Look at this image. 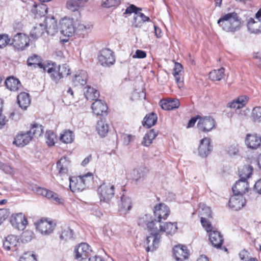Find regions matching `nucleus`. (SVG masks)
<instances>
[{
    "label": "nucleus",
    "instance_id": "1",
    "mask_svg": "<svg viewBox=\"0 0 261 261\" xmlns=\"http://www.w3.org/2000/svg\"><path fill=\"white\" fill-rule=\"evenodd\" d=\"M177 229L176 223L167 222L164 226H162L160 223L157 227L158 231L156 232L154 237L148 236L146 238V251H154L159 246L161 241L162 234L166 232L167 234L172 235L175 233Z\"/></svg>",
    "mask_w": 261,
    "mask_h": 261
},
{
    "label": "nucleus",
    "instance_id": "2",
    "mask_svg": "<svg viewBox=\"0 0 261 261\" xmlns=\"http://www.w3.org/2000/svg\"><path fill=\"white\" fill-rule=\"evenodd\" d=\"M217 24L223 31L234 34L241 29L242 21L237 13L230 12L222 15Z\"/></svg>",
    "mask_w": 261,
    "mask_h": 261
},
{
    "label": "nucleus",
    "instance_id": "3",
    "mask_svg": "<svg viewBox=\"0 0 261 261\" xmlns=\"http://www.w3.org/2000/svg\"><path fill=\"white\" fill-rule=\"evenodd\" d=\"M201 223L206 231L209 232V239L212 245L217 248H220L224 241L220 232L217 230H213L211 223L205 218H201Z\"/></svg>",
    "mask_w": 261,
    "mask_h": 261
},
{
    "label": "nucleus",
    "instance_id": "4",
    "mask_svg": "<svg viewBox=\"0 0 261 261\" xmlns=\"http://www.w3.org/2000/svg\"><path fill=\"white\" fill-rule=\"evenodd\" d=\"M138 224L142 227L146 226L148 231L150 232L149 236L154 237L156 234L157 227L159 225V222L156 219L152 220L151 216L148 214H145L141 216L139 220Z\"/></svg>",
    "mask_w": 261,
    "mask_h": 261
},
{
    "label": "nucleus",
    "instance_id": "5",
    "mask_svg": "<svg viewBox=\"0 0 261 261\" xmlns=\"http://www.w3.org/2000/svg\"><path fill=\"white\" fill-rule=\"evenodd\" d=\"M115 187L111 183H103L97 190L100 202L109 203L113 198L115 193Z\"/></svg>",
    "mask_w": 261,
    "mask_h": 261
},
{
    "label": "nucleus",
    "instance_id": "6",
    "mask_svg": "<svg viewBox=\"0 0 261 261\" xmlns=\"http://www.w3.org/2000/svg\"><path fill=\"white\" fill-rule=\"evenodd\" d=\"M98 59L103 66H110L114 64L115 61L113 51L107 48L103 49L99 52Z\"/></svg>",
    "mask_w": 261,
    "mask_h": 261
},
{
    "label": "nucleus",
    "instance_id": "7",
    "mask_svg": "<svg viewBox=\"0 0 261 261\" xmlns=\"http://www.w3.org/2000/svg\"><path fill=\"white\" fill-rule=\"evenodd\" d=\"M216 121L211 116H200L197 123V127L203 132H208L216 127Z\"/></svg>",
    "mask_w": 261,
    "mask_h": 261
},
{
    "label": "nucleus",
    "instance_id": "8",
    "mask_svg": "<svg viewBox=\"0 0 261 261\" xmlns=\"http://www.w3.org/2000/svg\"><path fill=\"white\" fill-rule=\"evenodd\" d=\"M75 258L78 260H82L88 258L90 255L91 249L90 246L86 243H82L74 248Z\"/></svg>",
    "mask_w": 261,
    "mask_h": 261
},
{
    "label": "nucleus",
    "instance_id": "9",
    "mask_svg": "<svg viewBox=\"0 0 261 261\" xmlns=\"http://www.w3.org/2000/svg\"><path fill=\"white\" fill-rule=\"evenodd\" d=\"M56 224L47 219H41L36 223V228L43 235H49L55 229Z\"/></svg>",
    "mask_w": 261,
    "mask_h": 261
},
{
    "label": "nucleus",
    "instance_id": "10",
    "mask_svg": "<svg viewBox=\"0 0 261 261\" xmlns=\"http://www.w3.org/2000/svg\"><path fill=\"white\" fill-rule=\"evenodd\" d=\"M12 225L18 230H23L28 224V221L22 213L13 214L10 218Z\"/></svg>",
    "mask_w": 261,
    "mask_h": 261
},
{
    "label": "nucleus",
    "instance_id": "11",
    "mask_svg": "<svg viewBox=\"0 0 261 261\" xmlns=\"http://www.w3.org/2000/svg\"><path fill=\"white\" fill-rule=\"evenodd\" d=\"M153 213L155 217L158 218L157 221L161 223L162 219L165 220L170 214L169 207L164 203H160L154 206Z\"/></svg>",
    "mask_w": 261,
    "mask_h": 261
},
{
    "label": "nucleus",
    "instance_id": "12",
    "mask_svg": "<svg viewBox=\"0 0 261 261\" xmlns=\"http://www.w3.org/2000/svg\"><path fill=\"white\" fill-rule=\"evenodd\" d=\"M61 33L67 37L71 36L74 32L73 21L70 19H63L60 22Z\"/></svg>",
    "mask_w": 261,
    "mask_h": 261
},
{
    "label": "nucleus",
    "instance_id": "13",
    "mask_svg": "<svg viewBox=\"0 0 261 261\" xmlns=\"http://www.w3.org/2000/svg\"><path fill=\"white\" fill-rule=\"evenodd\" d=\"M243 195L233 194L229 199V207L234 211H238L243 207L246 203Z\"/></svg>",
    "mask_w": 261,
    "mask_h": 261
},
{
    "label": "nucleus",
    "instance_id": "14",
    "mask_svg": "<svg viewBox=\"0 0 261 261\" xmlns=\"http://www.w3.org/2000/svg\"><path fill=\"white\" fill-rule=\"evenodd\" d=\"M119 211L122 215H126L132 207L131 198L125 195L121 196L120 200L118 202Z\"/></svg>",
    "mask_w": 261,
    "mask_h": 261
},
{
    "label": "nucleus",
    "instance_id": "15",
    "mask_svg": "<svg viewBox=\"0 0 261 261\" xmlns=\"http://www.w3.org/2000/svg\"><path fill=\"white\" fill-rule=\"evenodd\" d=\"M29 39L28 37L22 33H17L14 36L12 44L18 49H24L29 45Z\"/></svg>",
    "mask_w": 261,
    "mask_h": 261
},
{
    "label": "nucleus",
    "instance_id": "16",
    "mask_svg": "<svg viewBox=\"0 0 261 261\" xmlns=\"http://www.w3.org/2000/svg\"><path fill=\"white\" fill-rule=\"evenodd\" d=\"M211 140L208 138H204L201 140L198 147L199 155L203 158L206 157L212 150Z\"/></svg>",
    "mask_w": 261,
    "mask_h": 261
},
{
    "label": "nucleus",
    "instance_id": "17",
    "mask_svg": "<svg viewBox=\"0 0 261 261\" xmlns=\"http://www.w3.org/2000/svg\"><path fill=\"white\" fill-rule=\"evenodd\" d=\"M174 256L177 261H183L188 258L189 252L185 246L178 245L175 246L173 249Z\"/></svg>",
    "mask_w": 261,
    "mask_h": 261
},
{
    "label": "nucleus",
    "instance_id": "18",
    "mask_svg": "<svg viewBox=\"0 0 261 261\" xmlns=\"http://www.w3.org/2000/svg\"><path fill=\"white\" fill-rule=\"evenodd\" d=\"M43 70L47 71L50 74L51 80L55 83H57L61 79V76L58 71V66L55 63H47Z\"/></svg>",
    "mask_w": 261,
    "mask_h": 261
},
{
    "label": "nucleus",
    "instance_id": "19",
    "mask_svg": "<svg viewBox=\"0 0 261 261\" xmlns=\"http://www.w3.org/2000/svg\"><path fill=\"white\" fill-rule=\"evenodd\" d=\"M37 192L39 194L46 197L47 199L54 200L59 204L64 203V199L59 197L58 194L52 191L44 188H38Z\"/></svg>",
    "mask_w": 261,
    "mask_h": 261
},
{
    "label": "nucleus",
    "instance_id": "20",
    "mask_svg": "<svg viewBox=\"0 0 261 261\" xmlns=\"http://www.w3.org/2000/svg\"><path fill=\"white\" fill-rule=\"evenodd\" d=\"M245 144L248 148L256 149L261 144V137L257 134H247Z\"/></svg>",
    "mask_w": 261,
    "mask_h": 261
},
{
    "label": "nucleus",
    "instance_id": "21",
    "mask_svg": "<svg viewBox=\"0 0 261 261\" xmlns=\"http://www.w3.org/2000/svg\"><path fill=\"white\" fill-rule=\"evenodd\" d=\"M69 187L73 192L82 191L85 189V184L79 176L69 177Z\"/></svg>",
    "mask_w": 261,
    "mask_h": 261
},
{
    "label": "nucleus",
    "instance_id": "22",
    "mask_svg": "<svg viewBox=\"0 0 261 261\" xmlns=\"http://www.w3.org/2000/svg\"><path fill=\"white\" fill-rule=\"evenodd\" d=\"M249 189L248 181L245 180L240 179L236 181L235 185L232 187V190L233 194L243 195Z\"/></svg>",
    "mask_w": 261,
    "mask_h": 261
},
{
    "label": "nucleus",
    "instance_id": "23",
    "mask_svg": "<svg viewBox=\"0 0 261 261\" xmlns=\"http://www.w3.org/2000/svg\"><path fill=\"white\" fill-rule=\"evenodd\" d=\"M70 165V161L67 157L64 156L57 163V168L61 175L67 174Z\"/></svg>",
    "mask_w": 261,
    "mask_h": 261
},
{
    "label": "nucleus",
    "instance_id": "24",
    "mask_svg": "<svg viewBox=\"0 0 261 261\" xmlns=\"http://www.w3.org/2000/svg\"><path fill=\"white\" fill-rule=\"evenodd\" d=\"M18 243V239L17 236L9 235L5 238V240L3 243V246L6 250H12L14 251L16 250V247Z\"/></svg>",
    "mask_w": 261,
    "mask_h": 261
},
{
    "label": "nucleus",
    "instance_id": "25",
    "mask_svg": "<svg viewBox=\"0 0 261 261\" xmlns=\"http://www.w3.org/2000/svg\"><path fill=\"white\" fill-rule=\"evenodd\" d=\"M88 74L86 71L81 70L77 72L74 76L72 82L75 86H83L87 83Z\"/></svg>",
    "mask_w": 261,
    "mask_h": 261
},
{
    "label": "nucleus",
    "instance_id": "26",
    "mask_svg": "<svg viewBox=\"0 0 261 261\" xmlns=\"http://www.w3.org/2000/svg\"><path fill=\"white\" fill-rule=\"evenodd\" d=\"M33 136L29 132L18 134L15 138L13 143L18 146H24L27 145L32 140Z\"/></svg>",
    "mask_w": 261,
    "mask_h": 261
},
{
    "label": "nucleus",
    "instance_id": "27",
    "mask_svg": "<svg viewBox=\"0 0 261 261\" xmlns=\"http://www.w3.org/2000/svg\"><path fill=\"white\" fill-rule=\"evenodd\" d=\"M93 112L96 115H102L106 114L108 109L106 104L101 100H96L91 106Z\"/></svg>",
    "mask_w": 261,
    "mask_h": 261
},
{
    "label": "nucleus",
    "instance_id": "28",
    "mask_svg": "<svg viewBox=\"0 0 261 261\" xmlns=\"http://www.w3.org/2000/svg\"><path fill=\"white\" fill-rule=\"evenodd\" d=\"M45 21V32L48 35L53 36L58 32V28L57 21L53 16L47 17Z\"/></svg>",
    "mask_w": 261,
    "mask_h": 261
},
{
    "label": "nucleus",
    "instance_id": "29",
    "mask_svg": "<svg viewBox=\"0 0 261 261\" xmlns=\"http://www.w3.org/2000/svg\"><path fill=\"white\" fill-rule=\"evenodd\" d=\"M159 105L163 110L170 111L178 108L180 102L177 99L161 100Z\"/></svg>",
    "mask_w": 261,
    "mask_h": 261
},
{
    "label": "nucleus",
    "instance_id": "30",
    "mask_svg": "<svg viewBox=\"0 0 261 261\" xmlns=\"http://www.w3.org/2000/svg\"><path fill=\"white\" fill-rule=\"evenodd\" d=\"M148 172V170L145 167H140L135 169L133 171V178L136 181H140L144 179Z\"/></svg>",
    "mask_w": 261,
    "mask_h": 261
},
{
    "label": "nucleus",
    "instance_id": "31",
    "mask_svg": "<svg viewBox=\"0 0 261 261\" xmlns=\"http://www.w3.org/2000/svg\"><path fill=\"white\" fill-rule=\"evenodd\" d=\"M5 84L7 88L11 91H16L21 86V83L18 79L10 76L6 80Z\"/></svg>",
    "mask_w": 261,
    "mask_h": 261
},
{
    "label": "nucleus",
    "instance_id": "32",
    "mask_svg": "<svg viewBox=\"0 0 261 261\" xmlns=\"http://www.w3.org/2000/svg\"><path fill=\"white\" fill-rule=\"evenodd\" d=\"M247 27L251 33L258 34L261 32V20L257 19L255 21L254 19L250 18L247 23Z\"/></svg>",
    "mask_w": 261,
    "mask_h": 261
},
{
    "label": "nucleus",
    "instance_id": "33",
    "mask_svg": "<svg viewBox=\"0 0 261 261\" xmlns=\"http://www.w3.org/2000/svg\"><path fill=\"white\" fill-rule=\"evenodd\" d=\"M84 95L87 100H96L99 96V93L96 89L87 86L84 89Z\"/></svg>",
    "mask_w": 261,
    "mask_h": 261
},
{
    "label": "nucleus",
    "instance_id": "34",
    "mask_svg": "<svg viewBox=\"0 0 261 261\" xmlns=\"http://www.w3.org/2000/svg\"><path fill=\"white\" fill-rule=\"evenodd\" d=\"M27 64L28 66L33 65L35 68L38 67L40 69H44L45 66L47 64L41 62V59L40 56L37 55H33L30 57L27 60Z\"/></svg>",
    "mask_w": 261,
    "mask_h": 261
},
{
    "label": "nucleus",
    "instance_id": "35",
    "mask_svg": "<svg viewBox=\"0 0 261 261\" xmlns=\"http://www.w3.org/2000/svg\"><path fill=\"white\" fill-rule=\"evenodd\" d=\"M88 0H68L66 7L68 9L75 12L77 11L80 7H83Z\"/></svg>",
    "mask_w": 261,
    "mask_h": 261
},
{
    "label": "nucleus",
    "instance_id": "36",
    "mask_svg": "<svg viewBox=\"0 0 261 261\" xmlns=\"http://www.w3.org/2000/svg\"><path fill=\"white\" fill-rule=\"evenodd\" d=\"M17 101L19 107L24 110H25L31 103L29 94L25 92L21 93L17 96Z\"/></svg>",
    "mask_w": 261,
    "mask_h": 261
},
{
    "label": "nucleus",
    "instance_id": "37",
    "mask_svg": "<svg viewBox=\"0 0 261 261\" xmlns=\"http://www.w3.org/2000/svg\"><path fill=\"white\" fill-rule=\"evenodd\" d=\"M149 21L150 18L140 12L137 14L134 15L133 26L136 28H140L144 22Z\"/></svg>",
    "mask_w": 261,
    "mask_h": 261
},
{
    "label": "nucleus",
    "instance_id": "38",
    "mask_svg": "<svg viewBox=\"0 0 261 261\" xmlns=\"http://www.w3.org/2000/svg\"><path fill=\"white\" fill-rule=\"evenodd\" d=\"M31 11L35 15V17L37 18L46 15L47 12V8L45 5L40 4L34 5Z\"/></svg>",
    "mask_w": 261,
    "mask_h": 261
},
{
    "label": "nucleus",
    "instance_id": "39",
    "mask_svg": "<svg viewBox=\"0 0 261 261\" xmlns=\"http://www.w3.org/2000/svg\"><path fill=\"white\" fill-rule=\"evenodd\" d=\"M45 29V25L41 23L36 24L31 30L30 36L34 39H37L46 32Z\"/></svg>",
    "mask_w": 261,
    "mask_h": 261
},
{
    "label": "nucleus",
    "instance_id": "40",
    "mask_svg": "<svg viewBox=\"0 0 261 261\" xmlns=\"http://www.w3.org/2000/svg\"><path fill=\"white\" fill-rule=\"evenodd\" d=\"M253 167L250 165L244 166L239 169V174L240 179L247 180L252 174Z\"/></svg>",
    "mask_w": 261,
    "mask_h": 261
},
{
    "label": "nucleus",
    "instance_id": "41",
    "mask_svg": "<svg viewBox=\"0 0 261 261\" xmlns=\"http://www.w3.org/2000/svg\"><path fill=\"white\" fill-rule=\"evenodd\" d=\"M225 69L221 68L219 69H215L209 73L210 79L213 81H219L224 78L225 76Z\"/></svg>",
    "mask_w": 261,
    "mask_h": 261
},
{
    "label": "nucleus",
    "instance_id": "42",
    "mask_svg": "<svg viewBox=\"0 0 261 261\" xmlns=\"http://www.w3.org/2000/svg\"><path fill=\"white\" fill-rule=\"evenodd\" d=\"M96 129L98 134L104 137L108 133L109 125L105 120L100 119L97 121Z\"/></svg>",
    "mask_w": 261,
    "mask_h": 261
},
{
    "label": "nucleus",
    "instance_id": "43",
    "mask_svg": "<svg viewBox=\"0 0 261 261\" xmlns=\"http://www.w3.org/2000/svg\"><path fill=\"white\" fill-rule=\"evenodd\" d=\"M157 116L155 114L152 113L147 115L142 122V124L144 126H146L147 128L151 127L154 125L157 121Z\"/></svg>",
    "mask_w": 261,
    "mask_h": 261
},
{
    "label": "nucleus",
    "instance_id": "44",
    "mask_svg": "<svg viewBox=\"0 0 261 261\" xmlns=\"http://www.w3.org/2000/svg\"><path fill=\"white\" fill-rule=\"evenodd\" d=\"M158 133L154 129L150 130L144 136L142 144L145 146H149L152 143V140L156 137Z\"/></svg>",
    "mask_w": 261,
    "mask_h": 261
},
{
    "label": "nucleus",
    "instance_id": "45",
    "mask_svg": "<svg viewBox=\"0 0 261 261\" xmlns=\"http://www.w3.org/2000/svg\"><path fill=\"white\" fill-rule=\"evenodd\" d=\"M74 139V136L72 132L69 130H65L61 134L60 140L64 143H71Z\"/></svg>",
    "mask_w": 261,
    "mask_h": 261
},
{
    "label": "nucleus",
    "instance_id": "46",
    "mask_svg": "<svg viewBox=\"0 0 261 261\" xmlns=\"http://www.w3.org/2000/svg\"><path fill=\"white\" fill-rule=\"evenodd\" d=\"M30 134L33 137L37 138L41 135L43 133V127L37 124H34L30 131Z\"/></svg>",
    "mask_w": 261,
    "mask_h": 261
},
{
    "label": "nucleus",
    "instance_id": "47",
    "mask_svg": "<svg viewBox=\"0 0 261 261\" xmlns=\"http://www.w3.org/2000/svg\"><path fill=\"white\" fill-rule=\"evenodd\" d=\"M58 72L59 73L60 76H61V79L64 76H66L70 74V70L69 67V66L66 64H64L62 65L58 66Z\"/></svg>",
    "mask_w": 261,
    "mask_h": 261
},
{
    "label": "nucleus",
    "instance_id": "48",
    "mask_svg": "<svg viewBox=\"0 0 261 261\" xmlns=\"http://www.w3.org/2000/svg\"><path fill=\"white\" fill-rule=\"evenodd\" d=\"M46 143L48 146H51L55 144L56 140V135L51 130L47 131L45 134Z\"/></svg>",
    "mask_w": 261,
    "mask_h": 261
},
{
    "label": "nucleus",
    "instance_id": "49",
    "mask_svg": "<svg viewBox=\"0 0 261 261\" xmlns=\"http://www.w3.org/2000/svg\"><path fill=\"white\" fill-rule=\"evenodd\" d=\"M73 231L70 228L67 227L63 230L61 234L60 238L62 240H65L67 241L68 240L73 238Z\"/></svg>",
    "mask_w": 261,
    "mask_h": 261
},
{
    "label": "nucleus",
    "instance_id": "50",
    "mask_svg": "<svg viewBox=\"0 0 261 261\" xmlns=\"http://www.w3.org/2000/svg\"><path fill=\"white\" fill-rule=\"evenodd\" d=\"M33 237V232L30 230L23 231L21 236V240L23 243L30 242Z\"/></svg>",
    "mask_w": 261,
    "mask_h": 261
},
{
    "label": "nucleus",
    "instance_id": "51",
    "mask_svg": "<svg viewBox=\"0 0 261 261\" xmlns=\"http://www.w3.org/2000/svg\"><path fill=\"white\" fill-rule=\"evenodd\" d=\"M82 179L83 182L85 184V186L89 187L93 181V176L91 173H88L87 174H84L82 176H79Z\"/></svg>",
    "mask_w": 261,
    "mask_h": 261
},
{
    "label": "nucleus",
    "instance_id": "52",
    "mask_svg": "<svg viewBox=\"0 0 261 261\" xmlns=\"http://www.w3.org/2000/svg\"><path fill=\"white\" fill-rule=\"evenodd\" d=\"M226 151L230 156L237 155L239 153L238 146L236 144L230 145L226 148Z\"/></svg>",
    "mask_w": 261,
    "mask_h": 261
},
{
    "label": "nucleus",
    "instance_id": "53",
    "mask_svg": "<svg viewBox=\"0 0 261 261\" xmlns=\"http://www.w3.org/2000/svg\"><path fill=\"white\" fill-rule=\"evenodd\" d=\"M19 261H37L36 256L31 252H28L20 257Z\"/></svg>",
    "mask_w": 261,
    "mask_h": 261
},
{
    "label": "nucleus",
    "instance_id": "54",
    "mask_svg": "<svg viewBox=\"0 0 261 261\" xmlns=\"http://www.w3.org/2000/svg\"><path fill=\"white\" fill-rule=\"evenodd\" d=\"M121 3V0H106L102 3V6L106 8L112 7H116Z\"/></svg>",
    "mask_w": 261,
    "mask_h": 261
},
{
    "label": "nucleus",
    "instance_id": "55",
    "mask_svg": "<svg viewBox=\"0 0 261 261\" xmlns=\"http://www.w3.org/2000/svg\"><path fill=\"white\" fill-rule=\"evenodd\" d=\"M252 114L254 121L260 122L261 121V107L254 108Z\"/></svg>",
    "mask_w": 261,
    "mask_h": 261
},
{
    "label": "nucleus",
    "instance_id": "56",
    "mask_svg": "<svg viewBox=\"0 0 261 261\" xmlns=\"http://www.w3.org/2000/svg\"><path fill=\"white\" fill-rule=\"evenodd\" d=\"M0 169L6 174H11L13 172V168L9 164H4L0 162Z\"/></svg>",
    "mask_w": 261,
    "mask_h": 261
},
{
    "label": "nucleus",
    "instance_id": "57",
    "mask_svg": "<svg viewBox=\"0 0 261 261\" xmlns=\"http://www.w3.org/2000/svg\"><path fill=\"white\" fill-rule=\"evenodd\" d=\"M10 39L8 38L7 35H0V48H3L9 44Z\"/></svg>",
    "mask_w": 261,
    "mask_h": 261
},
{
    "label": "nucleus",
    "instance_id": "58",
    "mask_svg": "<svg viewBox=\"0 0 261 261\" xmlns=\"http://www.w3.org/2000/svg\"><path fill=\"white\" fill-rule=\"evenodd\" d=\"M141 10V8H138L134 5H130L126 8L124 14H131L132 13H134L135 15H136L137 13H139V11Z\"/></svg>",
    "mask_w": 261,
    "mask_h": 261
},
{
    "label": "nucleus",
    "instance_id": "59",
    "mask_svg": "<svg viewBox=\"0 0 261 261\" xmlns=\"http://www.w3.org/2000/svg\"><path fill=\"white\" fill-rule=\"evenodd\" d=\"M9 215V213L7 209H6V208H1L0 209V225L7 218Z\"/></svg>",
    "mask_w": 261,
    "mask_h": 261
},
{
    "label": "nucleus",
    "instance_id": "60",
    "mask_svg": "<svg viewBox=\"0 0 261 261\" xmlns=\"http://www.w3.org/2000/svg\"><path fill=\"white\" fill-rule=\"evenodd\" d=\"M146 57V53L145 51L137 49L135 54L133 55V58L136 59V58H139V59H143L145 58Z\"/></svg>",
    "mask_w": 261,
    "mask_h": 261
},
{
    "label": "nucleus",
    "instance_id": "61",
    "mask_svg": "<svg viewBox=\"0 0 261 261\" xmlns=\"http://www.w3.org/2000/svg\"><path fill=\"white\" fill-rule=\"evenodd\" d=\"M182 66L181 64L175 63L173 74H181Z\"/></svg>",
    "mask_w": 261,
    "mask_h": 261
},
{
    "label": "nucleus",
    "instance_id": "62",
    "mask_svg": "<svg viewBox=\"0 0 261 261\" xmlns=\"http://www.w3.org/2000/svg\"><path fill=\"white\" fill-rule=\"evenodd\" d=\"M201 215L207 217H212V213L210 208L208 206H204L202 209Z\"/></svg>",
    "mask_w": 261,
    "mask_h": 261
},
{
    "label": "nucleus",
    "instance_id": "63",
    "mask_svg": "<svg viewBox=\"0 0 261 261\" xmlns=\"http://www.w3.org/2000/svg\"><path fill=\"white\" fill-rule=\"evenodd\" d=\"M135 136L131 135H125L123 138L124 144L126 145H128L132 141L134 140Z\"/></svg>",
    "mask_w": 261,
    "mask_h": 261
},
{
    "label": "nucleus",
    "instance_id": "64",
    "mask_svg": "<svg viewBox=\"0 0 261 261\" xmlns=\"http://www.w3.org/2000/svg\"><path fill=\"white\" fill-rule=\"evenodd\" d=\"M254 190L258 194H261V179L258 180L255 184Z\"/></svg>",
    "mask_w": 261,
    "mask_h": 261
}]
</instances>
